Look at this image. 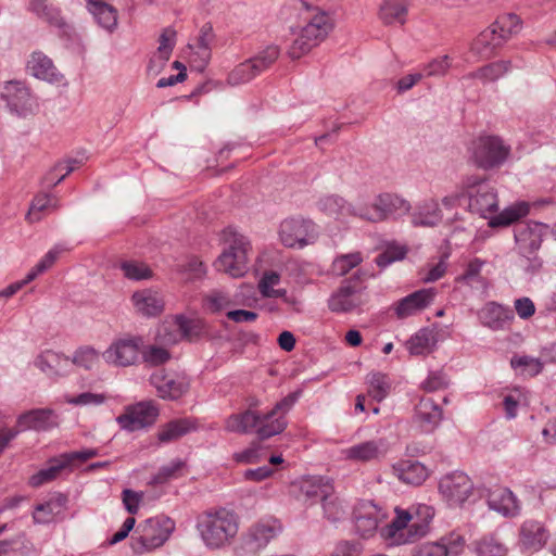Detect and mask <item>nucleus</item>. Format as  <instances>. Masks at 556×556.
<instances>
[{
  "label": "nucleus",
  "instance_id": "4d7b16f0",
  "mask_svg": "<svg viewBox=\"0 0 556 556\" xmlns=\"http://www.w3.org/2000/svg\"><path fill=\"white\" fill-rule=\"evenodd\" d=\"M279 56V49L276 46L267 47L256 56L250 59L251 64L255 65L257 74L268 68Z\"/></svg>",
  "mask_w": 556,
  "mask_h": 556
},
{
  "label": "nucleus",
  "instance_id": "cd10ccee",
  "mask_svg": "<svg viewBox=\"0 0 556 556\" xmlns=\"http://www.w3.org/2000/svg\"><path fill=\"white\" fill-rule=\"evenodd\" d=\"M443 219L442 210L440 204L434 199H428L417 205L412 215V223L414 226L421 227H435Z\"/></svg>",
  "mask_w": 556,
  "mask_h": 556
},
{
  "label": "nucleus",
  "instance_id": "0eeeda50",
  "mask_svg": "<svg viewBox=\"0 0 556 556\" xmlns=\"http://www.w3.org/2000/svg\"><path fill=\"white\" fill-rule=\"evenodd\" d=\"M227 241L229 245L216 260L215 267L231 277H242L248 268L250 242L243 235L232 231L229 232Z\"/></svg>",
  "mask_w": 556,
  "mask_h": 556
},
{
  "label": "nucleus",
  "instance_id": "39448f33",
  "mask_svg": "<svg viewBox=\"0 0 556 556\" xmlns=\"http://www.w3.org/2000/svg\"><path fill=\"white\" fill-rule=\"evenodd\" d=\"M175 529L167 517H154L139 523L131 538V549L136 554L151 552L162 546Z\"/></svg>",
  "mask_w": 556,
  "mask_h": 556
},
{
  "label": "nucleus",
  "instance_id": "bb28decb",
  "mask_svg": "<svg viewBox=\"0 0 556 556\" xmlns=\"http://www.w3.org/2000/svg\"><path fill=\"white\" fill-rule=\"evenodd\" d=\"M469 207L484 218L492 217L491 214L497 210V194L490 186H480L477 192L469 194Z\"/></svg>",
  "mask_w": 556,
  "mask_h": 556
},
{
  "label": "nucleus",
  "instance_id": "8fccbe9b",
  "mask_svg": "<svg viewBox=\"0 0 556 556\" xmlns=\"http://www.w3.org/2000/svg\"><path fill=\"white\" fill-rule=\"evenodd\" d=\"M255 65L251 64L248 60L238 66H236L228 75V84L231 86H238L245 84L258 75L255 71Z\"/></svg>",
  "mask_w": 556,
  "mask_h": 556
},
{
  "label": "nucleus",
  "instance_id": "aec40b11",
  "mask_svg": "<svg viewBox=\"0 0 556 556\" xmlns=\"http://www.w3.org/2000/svg\"><path fill=\"white\" fill-rule=\"evenodd\" d=\"M366 302L362 292L350 283H343L329 298L328 307L333 313H350Z\"/></svg>",
  "mask_w": 556,
  "mask_h": 556
},
{
  "label": "nucleus",
  "instance_id": "ea45409f",
  "mask_svg": "<svg viewBox=\"0 0 556 556\" xmlns=\"http://www.w3.org/2000/svg\"><path fill=\"white\" fill-rule=\"evenodd\" d=\"M193 428L192 422L188 419L172 420L159 429L157 439L162 443L176 441Z\"/></svg>",
  "mask_w": 556,
  "mask_h": 556
},
{
  "label": "nucleus",
  "instance_id": "774afa93",
  "mask_svg": "<svg viewBox=\"0 0 556 556\" xmlns=\"http://www.w3.org/2000/svg\"><path fill=\"white\" fill-rule=\"evenodd\" d=\"M362 546L357 542L341 541L336 544L330 556H361Z\"/></svg>",
  "mask_w": 556,
  "mask_h": 556
},
{
  "label": "nucleus",
  "instance_id": "1a4fd4ad",
  "mask_svg": "<svg viewBox=\"0 0 556 556\" xmlns=\"http://www.w3.org/2000/svg\"><path fill=\"white\" fill-rule=\"evenodd\" d=\"M278 237L286 248L303 249L315 243L318 238V229L309 219L300 216L290 217L280 223Z\"/></svg>",
  "mask_w": 556,
  "mask_h": 556
},
{
  "label": "nucleus",
  "instance_id": "4468645a",
  "mask_svg": "<svg viewBox=\"0 0 556 556\" xmlns=\"http://www.w3.org/2000/svg\"><path fill=\"white\" fill-rule=\"evenodd\" d=\"M1 97L7 102L9 109L21 116L33 114L38 108L35 97L21 81L7 83Z\"/></svg>",
  "mask_w": 556,
  "mask_h": 556
},
{
  "label": "nucleus",
  "instance_id": "6e6d98bb",
  "mask_svg": "<svg viewBox=\"0 0 556 556\" xmlns=\"http://www.w3.org/2000/svg\"><path fill=\"white\" fill-rule=\"evenodd\" d=\"M121 268L128 279L131 280H142V279H149L152 277V270L149 268V266L141 262H124L121 265Z\"/></svg>",
  "mask_w": 556,
  "mask_h": 556
},
{
  "label": "nucleus",
  "instance_id": "a19ab883",
  "mask_svg": "<svg viewBox=\"0 0 556 556\" xmlns=\"http://www.w3.org/2000/svg\"><path fill=\"white\" fill-rule=\"evenodd\" d=\"M397 472L403 482L414 485L422 483L428 476V471L421 463L412 460L401 463Z\"/></svg>",
  "mask_w": 556,
  "mask_h": 556
},
{
  "label": "nucleus",
  "instance_id": "423d86ee",
  "mask_svg": "<svg viewBox=\"0 0 556 556\" xmlns=\"http://www.w3.org/2000/svg\"><path fill=\"white\" fill-rule=\"evenodd\" d=\"M395 519L382 530V534L387 539H393L394 543H400L396 540V533L402 531L408 526L409 522V535L412 538L425 536L430 530V522L434 516L432 507L420 504L413 508V511L404 509H395Z\"/></svg>",
  "mask_w": 556,
  "mask_h": 556
},
{
  "label": "nucleus",
  "instance_id": "2f4dec72",
  "mask_svg": "<svg viewBox=\"0 0 556 556\" xmlns=\"http://www.w3.org/2000/svg\"><path fill=\"white\" fill-rule=\"evenodd\" d=\"M542 229L543 225L538 223L520 225L515 230V240L523 251L535 252L542 244Z\"/></svg>",
  "mask_w": 556,
  "mask_h": 556
},
{
  "label": "nucleus",
  "instance_id": "dca6fc26",
  "mask_svg": "<svg viewBox=\"0 0 556 556\" xmlns=\"http://www.w3.org/2000/svg\"><path fill=\"white\" fill-rule=\"evenodd\" d=\"M151 383L156 389L159 396L164 400H177L190 388V379L185 374L159 371L151 376Z\"/></svg>",
  "mask_w": 556,
  "mask_h": 556
},
{
  "label": "nucleus",
  "instance_id": "bf43d9fd",
  "mask_svg": "<svg viewBox=\"0 0 556 556\" xmlns=\"http://www.w3.org/2000/svg\"><path fill=\"white\" fill-rule=\"evenodd\" d=\"M140 355H142L146 363L152 366L162 365L170 358L168 350L156 344L149 345L144 351H140Z\"/></svg>",
  "mask_w": 556,
  "mask_h": 556
},
{
  "label": "nucleus",
  "instance_id": "7c9ffc66",
  "mask_svg": "<svg viewBox=\"0 0 556 556\" xmlns=\"http://www.w3.org/2000/svg\"><path fill=\"white\" fill-rule=\"evenodd\" d=\"M318 206L323 213L334 219H341L350 215L357 216L354 212H358L362 207L349 204L343 198L337 194L321 198Z\"/></svg>",
  "mask_w": 556,
  "mask_h": 556
},
{
  "label": "nucleus",
  "instance_id": "c03bdc74",
  "mask_svg": "<svg viewBox=\"0 0 556 556\" xmlns=\"http://www.w3.org/2000/svg\"><path fill=\"white\" fill-rule=\"evenodd\" d=\"M368 394L376 401H383L391 391V382L387 375L372 372L367 377Z\"/></svg>",
  "mask_w": 556,
  "mask_h": 556
},
{
  "label": "nucleus",
  "instance_id": "f03ea898",
  "mask_svg": "<svg viewBox=\"0 0 556 556\" xmlns=\"http://www.w3.org/2000/svg\"><path fill=\"white\" fill-rule=\"evenodd\" d=\"M197 530L204 546L211 551L229 546L239 531V517L232 510L219 508L201 514Z\"/></svg>",
  "mask_w": 556,
  "mask_h": 556
},
{
  "label": "nucleus",
  "instance_id": "a211bd4d",
  "mask_svg": "<svg viewBox=\"0 0 556 556\" xmlns=\"http://www.w3.org/2000/svg\"><path fill=\"white\" fill-rule=\"evenodd\" d=\"M356 532L363 538L375 534L379 523L384 519V514L372 502H361L354 509Z\"/></svg>",
  "mask_w": 556,
  "mask_h": 556
},
{
  "label": "nucleus",
  "instance_id": "69168bd1",
  "mask_svg": "<svg viewBox=\"0 0 556 556\" xmlns=\"http://www.w3.org/2000/svg\"><path fill=\"white\" fill-rule=\"evenodd\" d=\"M450 67V58L447 55H443L439 59L432 60L429 64H427V66L425 67V73L426 76L428 77H440L446 75Z\"/></svg>",
  "mask_w": 556,
  "mask_h": 556
},
{
  "label": "nucleus",
  "instance_id": "052dcab7",
  "mask_svg": "<svg viewBox=\"0 0 556 556\" xmlns=\"http://www.w3.org/2000/svg\"><path fill=\"white\" fill-rule=\"evenodd\" d=\"M440 542L443 543V549L445 552V556H458L465 549L466 541L464 536L457 533H450L440 539Z\"/></svg>",
  "mask_w": 556,
  "mask_h": 556
},
{
  "label": "nucleus",
  "instance_id": "e433bc0d",
  "mask_svg": "<svg viewBox=\"0 0 556 556\" xmlns=\"http://www.w3.org/2000/svg\"><path fill=\"white\" fill-rule=\"evenodd\" d=\"M88 11L102 28L112 31L117 26V11L111 4L102 2H91L87 5Z\"/></svg>",
  "mask_w": 556,
  "mask_h": 556
},
{
  "label": "nucleus",
  "instance_id": "79ce46f5",
  "mask_svg": "<svg viewBox=\"0 0 556 556\" xmlns=\"http://www.w3.org/2000/svg\"><path fill=\"white\" fill-rule=\"evenodd\" d=\"M301 491L306 500L318 498L324 503L332 493V485L321 478L309 479L302 483Z\"/></svg>",
  "mask_w": 556,
  "mask_h": 556
},
{
  "label": "nucleus",
  "instance_id": "de8ad7c7",
  "mask_svg": "<svg viewBox=\"0 0 556 556\" xmlns=\"http://www.w3.org/2000/svg\"><path fill=\"white\" fill-rule=\"evenodd\" d=\"M280 282V276L276 271H267L258 282V289L264 298H281L286 295L285 289H275Z\"/></svg>",
  "mask_w": 556,
  "mask_h": 556
},
{
  "label": "nucleus",
  "instance_id": "13d9d810",
  "mask_svg": "<svg viewBox=\"0 0 556 556\" xmlns=\"http://www.w3.org/2000/svg\"><path fill=\"white\" fill-rule=\"evenodd\" d=\"M300 394L301 391H295L285 396L282 400L276 403L275 407L270 412L264 414V419L268 421L275 420L277 418L275 416L278 414H281L279 417L285 419L283 415L293 407V405L299 400Z\"/></svg>",
  "mask_w": 556,
  "mask_h": 556
},
{
  "label": "nucleus",
  "instance_id": "680f3d73",
  "mask_svg": "<svg viewBox=\"0 0 556 556\" xmlns=\"http://www.w3.org/2000/svg\"><path fill=\"white\" fill-rule=\"evenodd\" d=\"M406 255V249L401 245L390 244L387 249L379 254L376 262L380 267H386L395 261H401Z\"/></svg>",
  "mask_w": 556,
  "mask_h": 556
},
{
  "label": "nucleus",
  "instance_id": "3c124183",
  "mask_svg": "<svg viewBox=\"0 0 556 556\" xmlns=\"http://www.w3.org/2000/svg\"><path fill=\"white\" fill-rule=\"evenodd\" d=\"M510 365L514 368H520L521 374L529 377L539 375L543 369V363L539 358L531 356H514L510 359Z\"/></svg>",
  "mask_w": 556,
  "mask_h": 556
},
{
  "label": "nucleus",
  "instance_id": "9d476101",
  "mask_svg": "<svg viewBox=\"0 0 556 556\" xmlns=\"http://www.w3.org/2000/svg\"><path fill=\"white\" fill-rule=\"evenodd\" d=\"M471 160L483 169H491L503 164L509 155V147L495 136L479 137L470 147Z\"/></svg>",
  "mask_w": 556,
  "mask_h": 556
},
{
  "label": "nucleus",
  "instance_id": "58836bf2",
  "mask_svg": "<svg viewBox=\"0 0 556 556\" xmlns=\"http://www.w3.org/2000/svg\"><path fill=\"white\" fill-rule=\"evenodd\" d=\"M58 207L59 201L54 197L48 193H39L31 201L26 219L30 224L37 223L41 220L45 212L55 211Z\"/></svg>",
  "mask_w": 556,
  "mask_h": 556
},
{
  "label": "nucleus",
  "instance_id": "2eb2a0df",
  "mask_svg": "<svg viewBox=\"0 0 556 556\" xmlns=\"http://www.w3.org/2000/svg\"><path fill=\"white\" fill-rule=\"evenodd\" d=\"M282 530L277 519L261 520L251 526L243 535V544L251 552H257L267 546Z\"/></svg>",
  "mask_w": 556,
  "mask_h": 556
},
{
  "label": "nucleus",
  "instance_id": "9b49d317",
  "mask_svg": "<svg viewBox=\"0 0 556 556\" xmlns=\"http://www.w3.org/2000/svg\"><path fill=\"white\" fill-rule=\"evenodd\" d=\"M141 343L138 337L116 339L102 353V358L108 365L117 368L135 366L140 359Z\"/></svg>",
  "mask_w": 556,
  "mask_h": 556
},
{
  "label": "nucleus",
  "instance_id": "37998d69",
  "mask_svg": "<svg viewBox=\"0 0 556 556\" xmlns=\"http://www.w3.org/2000/svg\"><path fill=\"white\" fill-rule=\"evenodd\" d=\"M67 467V463L63 455L59 458L52 459L49 467L39 470L37 473L29 478V484L31 486H40L47 482L54 480L62 469Z\"/></svg>",
  "mask_w": 556,
  "mask_h": 556
},
{
  "label": "nucleus",
  "instance_id": "c9c22d12",
  "mask_svg": "<svg viewBox=\"0 0 556 556\" xmlns=\"http://www.w3.org/2000/svg\"><path fill=\"white\" fill-rule=\"evenodd\" d=\"M102 354L90 345H83L76 349L71 356L72 367L85 371H93L101 365Z\"/></svg>",
  "mask_w": 556,
  "mask_h": 556
},
{
  "label": "nucleus",
  "instance_id": "c756f323",
  "mask_svg": "<svg viewBox=\"0 0 556 556\" xmlns=\"http://www.w3.org/2000/svg\"><path fill=\"white\" fill-rule=\"evenodd\" d=\"M131 301L136 311L143 316L159 315L164 308V302L160 294L149 289L135 292Z\"/></svg>",
  "mask_w": 556,
  "mask_h": 556
},
{
  "label": "nucleus",
  "instance_id": "6ab92c4d",
  "mask_svg": "<svg viewBox=\"0 0 556 556\" xmlns=\"http://www.w3.org/2000/svg\"><path fill=\"white\" fill-rule=\"evenodd\" d=\"M490 510L505 518L517 517L521 511V504L517 496L507 488H495L486 495Z\"/></svg>",
  "mask_w": 556,
  "mask_h": 556
},
{
  "label": "nucleus",
  "instance_id": "412c9836",
  "mask_svg": "<svg viewBox=\"0 0 556 556\" xmlns=\"http://www.w3.org/2000/svg\"><path fill=\"white\" fill-rule=\"evenodd\" d=\"M387 447L383 440H369L342 450L344 459L355 463H369L384 457Z\"/></svg>",
  "mask_w": 556,
  "mask_h": 556
},
{
  "label": "nucleus",
  "instance_id": "6e6552de",
  "mask_svg": "<svg viewBox=\"0 0 556 556\" xmlns=\"http://www.w3.org/2000/svg\"><path fill=\"white\" fill-rule=\"evenodd\" d=\"M410 208V203L403 197L386 192L375 199L371 208L362 206L358 212L354 213L365 220L379 223L391 217L405 215Z\"/></svg>",
  "mask_w": 556,
  "mask_h": 556
},
{
  "label": "nucleus",
  "instance_id": "f704fd0d",
  "mask_svg": "<svg viewBox=\"0 0 556 556\" xmlns=\"http://www.w3.org/2000/svg\"><path fill=\"white\" fill-rule=\"evenodd\" d=\"M67 497L59 494L48 502L37 505L33 514L34 521L39 525L52 522L54 517L65 509Z\"/></svg>",
  "mask_w": 556,
  "mask_h": 556
},
{
  "label": "nucleus",
  "instance_id": "72a5a7b5",
  "mask_svg": "<svg viewBox=\"0 0 556 556\" xmlns=\"http://www.w3.org/2000/svg\"><path fill=\"white\" fill-rule=\"evenodd\" d=\"M407 11V0H383L379 9V18L386 25H403L406 21Z\"/></svg>",
  "mask_w": 556,
  "mask_h": 556
},
{
  "label": "nucleus",
  "instance_id": "5fc2aeb1",
  "mask_svg": "<svg viewBox=\"0 0 556 556\" xmlns=\"http://www.w3.org/2000/svg\"><path fill=\"white\" fill-rule=\"evenodd\" d=\"M326 518L331 522H338L345 516L343 501L333 493L323 503Z\"/></svg>",
  "mask_w": 556,
  "mask_h": 556
},
{
  "label": "nucleus",
  "instance_id": "5701e85b",
  "mask_svg": "<svg viewBox=\"0 0 556 556\" xmlns=\"http://www.w3.org/2000/svg\"><path fill=\"white\" fill-rule=\"evenodd\" d=\"M59 426L58 416L50 408H38L22 414L17 418V429L21 431H47Z\"/></svg>",
  "mask_w": 556,
  "mask_h": 556
},
{
  "label": "nucleus",
  "instance_id": "c85d7f7f",
  "mask_svg": "<svg viewBox=\"0 0 556 556\" xmlns=\"http://www.w3.org/2000/svg\"><path fill=\"white\" fill-rule=\"evenodd\" d=\"M479 318L483 326L492 330H501L514 319V316L509 309L491 302L480 311Z\"/></svg>",
  "mask_w": 556,
  "mask_h": 556
},
{
  "label": "nucleus",
  "instance_id": "09e8293b",
  "mask_svg": "<svg viewBox=\"0 0 556 556\" xmlns=\"http://www.w3.org/2000/svg\"><path fill=\"white\" fill-rule=\"evenodd\" d=\"M362 262L363 256L359 252L339 255L332 262V273L337 276H344Z\"/></svg>",
  "mask_w": 556,
  "mask_h": 556
},
{
  "label": "nucleus",
  "instance_id": "e2e57ef3",
  "mask_svg": "<svg viewBox=\"0 0 556 556\" xmlns=\"http://www.w3.org/2000/svg\"><path fill=\"white\" fill-rule=\"evenodd\" d=\"M412 556H445L443 543L439 540L418 544L413 547Z\"/></svg>",
  "mask_w": 556,
  "mask_h": 556
},
{
  "label": "nucleus",
  "instance_id": "4be33fe9",
  "mask_svg": "<svg viewBox=\"0 0 556 556\" xmlns=\"http://www.w3.org/2000/svg\"><path fill=\"white\" fill-rule=\"evenodd\" d=\"M35 365L49 377H65L72 370L71 357L53 350L41 352L37 356Z\"/></svg>",
  "mask_w": 556,
  "mask_h": 556
},
{
  "label": "nucleus",
  "instance_id": "f3484780",
  "mask_svg": "<svg viewBox=\"0 0 556 556\" xmlns=\"http://www.w3.org/2000/svg\"><path fill=\"white\" fill-rule=\"evenodd\" d=\"M26 68L37 79L58 86H65L67 84L65 76L56 68L53 61L40 51L31 53Z\"/></svg>",
  "mask_w": 556,
  "mask_h": 556
},
{
  "label": "nucleus",
  "instance_id": "7ed1b4c3",
  "mask_svg": "<svg viewBox=\"0 0 556 556\" xmlns=\"http://www.w3.org/2000/svg\"><path fill=\"white\" fill-rule=\"evenodd\" d=\"M521 28L522 22L516 14L509 13L498 16L477 36L471 50L483 59L491 58L496 49L518 35Z\"/></svg>",
  "mask_w": 556,
  "mask_h": 556
},
{
  "label": "nucleus",
  "instance_id": "603ef678",
  "mask_svg": "<svg viewBox=\"0 0 556 556\" xmlns=\"http://www.w3.org/2000/svg\"><path fill=\"white\" fill-rule=\"evenodd\" d=\"M108 400L104 393L83 392L77 395L67 396L66 403L73 406L96 407L103 405Z\"/></svg>",
  "mask_w": 556,
  "mask_h": 556
},
{
  "label": "nucleus",
  "instance_id": "4c0bfd02",
  "mask_svg": "<svg viewBox=\"0 0 556 556\" xmlns=\"http://www.w3.org/2000/svg\"><path fill=\"white\" fill-rule=\"evenodd\" d=\"M529 213V205L526 202L515 203L506 208H504L501 213L493 215L490 217L489 226L490 227H505L508 226L520 218L527 216Z\"/></svg>",
  "mask_w": 556,
  "mask_h": 556
},
{
  "label": "nucleus",
  "instance_id": "473e14b6",
  "mask_svg": "<svg viewBox=\"0 0 556 556\" xmlns=\"http://www.w3.org/2000/svg\"><path fill=\"white\" fill-rule=\"evenodd\" d=\"M437 342V333L429 328H422L413 334L405 345L410 355H426L434 350Z\"/></svg>",
  "mask_w": 556,
  "mask_h": 556
},
{
  "label": "nucleus",
  "instance_id": "b1692460",
  "mask_svg": "<svg viewBox=\"0 0 556 556\" xmlns=\"http://www.w3.org/2000/svg\"><path fill=\"white\" fill-rule=\"evenodd\" d=\"M435 291L432 288L415 291L403 298L395 306V314L404 319L416 315L428 307L434 300Z\"/></svg>",
  "mask_w": 556,
  "mask_h": 556
},
{
  "label": "nucleus",
  "instance_id": "393cba45",
  "mask_svg": "<svg viewBox=\"0 0 556 556\" xmlns=\"http://www.w3.org/2000/svg\"><path fill=\"white\" fill-rule=\"evenodd\" d=\"M548 531L545 526L536 520H526L519 532V541L525 549L536 552L548 540Z\"/></svg>",
  "mask_w": 556,
  "mask_h": 556
},
{
  "label": "nucleus",
  "instance_id": "a878e982",
  "mask_svg": "<svg viewBox=\"0 0 556 556\" xmlns=\"http://www.w3.org/2000/svg\"><path fill=\"white\" fill-rule=\"evenodd\" d=\"M442 408L430 397H422L415 407L414 420L424 431H432L442 420Z\"/></svg>",
  "mask_w": 556,
  "mask_h": 556
},
{
  "label": "nucleus",
  "instance_id": "f8f14e48",
  "mask_svg": "<svg viewBox=\"0 0 556 556\" xmlns=\"http://www.w3.org/2000/svg\"><path fill=\"white\" fill-rule=\"evenodd\" d=\"M439 490L450 506L458 507L472 495L473 483L466 473L454 471L441 478Z\"/></svg>",
  "mask_w": 556,
  "mask_h": 556
},
{
  "label": "nucleus",
  "instance_id": "a18cd8bd",
  "mask_svg": "<svg viewBox=\"0 0 556 556\" xmlns=\"http://www.w3.org/2000/svg\"><path fill=\"white\" fill-rule=\"evenodd\" d=\"M510 61L502 60L493 62L477 70L475 73L471 74V77L479 78L484 83L494 81L500 77L504 76L510 70Z\"/></svg>",
  "mask_w": 556,
  "mask_h": 556
},
{
  "label": "nucleus",
  "instance_id": "864d4df0",
  "mask_svg": "<svg viewBox=\"0 0 556 556\" xmlns=\"http://www.w3.org/2000/svg\"><path fill=\"white\" fill-rule=\"evenodd\" d=\"M175 38L176 31L172 28H166L160 36V45L157 52L154 55V60L159 59L161 61V66L169 60L175 46Z\"/></svg>",
  "mask_w": 556,
  "mask_h": 556
},
{
  "label": "nucleus",
  "instance_id": "20e7f679",
  "mask_svg": "<svg viewBox=\"0 0 556 556\" xmlns=\"http://www.w3.org/2000/svg\"><path fill=\"white\" fill-rule=\"evenodd\" d=\"M224 427L228 432L242 434L255 432L258 439L266 440L281 433L287 427V421L282 417L268 421L264 419V414L260 415L256 410L245 409L228 416Z\"/></svg>",
  "mask_w": 556,
  "mask_h": 556
},
{
  "label": "nucleus",
  "instance_id": "f257e3e1",
  "mask_svg": "<svg viewBox=\"0 0 556 556\" xmlns=\"http://www.w3.org/2000/svg\"><path fill=\"white\" fill-rule=\"evenodd\" d=\"M287 9L290 14L305 22L300 36L289 50L292 59H299L327 38L333 28V22L329 14L303 0H291Z\"/></svg>",
  "mask_w": 556,
  "mask_h": 556
},
{
  "label": "nucleus",
  "instance_id": "ddd939ff",
  "mask_svg": "<svg viewBox=\"0 0 556 556\" xmlns=\"http://www.w3.org/2000/svg\"><path fill=\"white\" fill-rule=\"evenodd\" d=\"M159 416V408L151 401H143L127 406L116 418L122 429L132 432L153 425Z\"/></svg>",
  "mask_w": 556,
  "mask_h": 556
},
{
  "label": "nucleus",
  "instance_id": "49530a36",
  "mask_svg": "<svg viewBox=\"0 0 556 556\" xmlns=\"http://www.w3.org/2000/svg\"><path fill=\"white\" fill-rule=\"evenodd\" d=\"M478 556H506L507 548L493 536H485L475 543Z\"/></svg>",
  "mask_w": 556,
  "mask_h": 556
},
{
  "label": "nucleus",
  "instance_id": "0e129e2a",
  "mask_svg": "<svg viewBox=\"0 0 556 556\" xmlns=\"http://www.w3.org/2000/svg\"><path fill=\"white\" fill-rule=\"evenodd\" d=\"M184 463L181 460H174L162 468H160L159 472L152 478V484H163L167 482L169 479L176 477V473L182 468Z\"/></svg>",
  "mask_w": 556,
  "mask_h": 556
},
{
  "label": "nucleus",
  "instance_id": "338daca9",
  "mask_svg": "<svg viewBox=\"0 0 556 556\" xmlns=\"http://www.w3.org/2000/svg\"><path fill=\"white\" fill-rule=\"evenodd\" d=\"M142 500V492H136L130 489H125L122 493V501L125 506V509L131 515L138 513Z\"/></svg>",
  "mask_w": 556,
  "mask_h": 556
}]
</instances>
